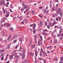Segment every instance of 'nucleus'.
I'll list each match as a JSON object with an SVG mask.
<instances>
[{
  "label": "nucleus",
  "instance_id": "nucleus-1",
  "mask_svg": "<svg viewBox=\"0 0 63 63\" xmlns=\"http://www.w3.org/2000/svg\"><path fill=\"white\" fill-rule=\"evenodd\" d=\"M26 53V51H25L23 52L21 55L23 59H24V57H25V53Z\"/></svg>",
  "mask_w": 63,
  "mask_h": 63
},
{
  "label": "nucleus",
  "instance_id": "nucleus-2",
  "mask_svg": "<svg viewBox=\"0 0 63 63\" xmlns=\"http://www.w3.org/2000/svg\"><path fill=\"white\" fill-rule=\"evenodd\" d=\"M4 21L5 20H3L2 21H0V24H1V27H3V23H4Z\"/></svg>",
  "mask_w": 63,
  "mask_h": 63
},
{
  "label": "nucleus",
  "instance_id": "nucleus-3",
  "mask_svg": "<svg viewBox=\"0 0 63 63\" xmlns=\"http://www.w3.org/2000/svg\"><path fill=\"white\" fill-rule=\"evenodd\" d=\"M0 4H1V5H3L4 6H5V0H2L0 1Z\"/></svg>",
  "mask_w": 63,
  "mask_h": 63
},
{
  "label": "nucleus",
  "instance_id": "nucleus-4",
  "mask_svg": "<svg viewBox=\"0 0 63 63\" xmlns=\"http://www.w3.org/2000/svg\"><path fill=\"white\" fill-rule=\"evenodd\" d=\"M57 24V22L55 21H54L52 23V25L50 27H52V26L54 25L55 24Z\"/></svg>",
  "mask_w": 63,
  "mask_h": 63
},
{
  "label": "nucleus",
  "instance_id": "nucleus-5",
  "mask_svg": "<svg viewBox=\"0 0 63 63\" xmlns=\"http://www.w3.org/2000/svg\"><path fill=\"white\" fill-rule=\"evenodd\" d=\"M38 45L39 46H40V45H42V42L41 41H38Z\"/></svg>",
  "mask_w": 63,
  "mask_h": 63
},
{
  "label": "nucleus",
  "instance_id": "nucleus-6",
  "mask_svg": "<svg viewBox=\"0 0 63 63\" xmlns=\"http://www.w3.org/2000/svg\"><path fill=\"white\" fill-rule=\"evenodd\" d=\"M36 24H34L33 25V26H32L33 29V30H35V28H36Z\"/></svg>",
  "mask_w": 63,
  "mask_h": 63
},
{
  "label": "nucleus",
  "instance_id": "nucleus-7",
  "mask_svg": "<svg viewBox=\"0 0 63 63\" xmlns=\"http://www.w3.org/2000/svg\"><path fill=\"white\" fill-rule=\"evenodd\" d=\"M61 11V9L60 8H59L57 11V13H60V12Z\"/></svg>",
  "mask_w": 63,
  "mask_h": 63
},
{
  "label": "nucleus",
  "instance_id": "nucleus-8",
  "mask_svg": "<svg viewBox=\"0 0 63 63\" xmlns=\"http://www.w3.org/2000/svg\"><path fill=\"white\" fill-rule=\"evenodd\" d=\"M10 48V47L9 46H8L7 47H5V48L7 50H9V48Z\"/></svg>",
  "mask_w": 63,
  "mask_h": 63
},
{
  "label": "nucleus",
  "instance_id": "nucleus-9",
  "mask_svg": "<svg viewBox=\"0 0 63 63\" xmlns=\"http://www.w3.org/2000/svg\"><path fill=\"white\" fill-rule=\"evenodd\" d=\"M13 53H14L15 54L14 55H14V56H15V58H16V50H14L13 51Z\"/></svg>",
  "mask_w": 63,
  "mask_h": 63
},
{
  "label": "nucleus",
  "instance_id": "nucleus-10",
  "mask_svg": "<svg viewBox=\"0 0 63 63\" xmlns=\"http://www.w3.org/2000/svg\"><path fill=\"white\" fill-rule=\"evenodd\" d=\"M57 40L56 39H55L54 41V44H57Z\"/></svg>",
  "mask_w": 63,
  "mask_h": 63
},
{
  "label": "nucleus",
  "instance_id": "nucleus-11",
  "mask_svg": "<svg viewBox=\"0 0 63 63\" xmlns=\"http://www.w3.org/2000/svg\"><path fill=\"white\" fill-rule=\"evenodd\" d=\"M9 2H7L5 5V6L6 7H8L9 6Z\"/></svg>",
  "mask_w": 63,
  "mask_h": 63
},
{
  "label": "nucleus",
  "instance_id": "nucleus-12",
  "mask_svg": "<svg viewBox=\"0 0 63 63\" xmlns=\"http://www.w3.org/2000/svg\"><path fill=\"white\" fill-rule=\"evenodd\" d=\"M42 33L43 35H47V33L45 32H43Z\"/></svg>",
  "mask_w": 63,
  "mask_h": 63
},
{
  "label": "nucleus",
  "instance_id": "nucleus-13",
  "mask_svg": "<svg viewBox=\"0 0 63 63\" xmlns=\"http://www.w3.org/2000/svg\"><path fill=\"white\" fill-rule=\"evenodd\" d=\"M40 25L39 26H42L43 25V23H42V21H40Z\"/></svg>",
  "mask_w": 63,
  "mask_h": 63
},
{
  "label": "nucleus",
  "instance_id": "nucleus-14",
  "mask_svg": "<svg viewBox=\"0 0 63 63\" xmlns=\"http://www.w3.org/2000/svg\"><path fill=\"white\" fill-rule=\"evenodd\" d=\"M5 25L6 26H7V27H9L10 26V24L9 23H6L5 24Z\"/></svg>",
  "mask_w": 63,
  "mask_h": 63
},
{
  "label": "nucleus",
  "instance_id": "nucleus-15",
  "mask_svg": "<svg viewBox=\"0 0 63 63\" xmlns=\"http://www.w3.org/2000/svg\"><path fill=\"white\" fill-rule=\"evenodd\" d=\"M35 56H37V55H38V52H37V51L36 50V51H35Z\"/></svg>",
  "mask_w": 63,
  "mask_h": 63
},
{
  "label": "nucleus",
  "instance_id": "nucleus-16",
  "mask_svg": "<svg viewBox=\"0 0 63 63\" xmlns=\"http://www.w3.org/2000/svg\"><path fill=\"white\" fill-rule=\"evenodd\" d=\"M29 62V61L28 60H25L24 63H28V62Z\"/></svg>",
  "mask_w": 63,
  "mask_h": 63
},
{
  "label": "nucleus",
  "instance_id": "nucleus-17",
  "mask_svg": "<svg viewBox=\"0 0 63 63\" xmlns=\"http://www.w3.org/2000/svg\"><path fill=\"white\" fill-rule=\"evenodd\" d=\"M10 29L11 30V31H12V32H13L14 31V29L12 27H11L10 28Z\"/></svg>",
  "mask_w": 63,
  "mask_h": 63
},
{
  "label": "nucleus",
  "instance_id": "nucleus-18",
  "mask_svg": "<svg viewBox=\"0 0 63 63\" xmlns=\"http://www.w3.org/2000/svg\"><path fill=\"white\" fill-rule=\"evenodd\" d=\"M10 38H11V35H10V36L7 38V40L8 41H10Z\"/></svg>",
  "mask_w": 63,
  "mask_h": 63
},
{
  "label": "nucleus",
  "instance_id": "nucleus-19",
  "mask_svg": "<svg viewBox=\"0 0 63 63\" xmlns=\"http://www.w3.org/2000/svg\"><path fill=\"white\" fill-rule=\"evenodd\" d=\"M39 38H40V41H42V40H43V38H42V36H41V35H39Z\"/></svg>",
  "mask_w": 63,
  "mask_h": 63
},
{
  "label": "nucleus",
  "instance_id": "nucleus-20",
  "mask_svg": "<svg viewBox=\"0 0 63 63\" xmlns=\"http://www.w3.org/2000/svg\"><path fill=\"white\" fill-rule=\"evenodd\" d=\"M43 55L44 56H47V53L45 52H43Z\"/></svg>",
  "mask_w": 63,
  "mask_h": 63
},
{
  "label": "nucleus",
  "instance_id": "nucleus-21",
  "mask_svg": "<svg viewBox=\"0 0 63 63\" xmlns=\"http://www.w3.org/2000/svg\"><path fill=\"white\" fill-rule=\"evenodd\" d=\"M60 14L61 17H62V16L63 15L62 12H61L60 13Z\"/></svg>",
  "mask_w": 63,
  "mask_h": 63
},
{
  "label": "nucleus",
  "instance_id": "nucleus-22",
  "mask_svg": "<svg viewBox=\"0 0 63 63\" xmlns=\"http://www.w3.org/2000/svg\"><path fill=\"white\" fill-rule=\"evenodd\" d=\"M5 51V50H4V49H2V50H0V52L1 53H3L4 51Z\"/></svg>",
  "mask_w": 63,
  "mask_h": 63
},
{
  "label": "nucleus",
  "instance_id": "nucleus-23",
  "mask_svg": "<svg viewBox=\"0 0 63 63\" xmlns=\"http://www.w3.org/2000/svg\"><path fill=\"white\" fill-rule=\"evenodd\" d=\"M9 57H10V58L11 59H12L13 58V56L12 55H11V56H10Z\"/></svg>",
  "mask_w": 63,
  "mask_h": 63
},
{
  "label": "nucleus",
  "instance_id": "nucleus-24",
  "mask_svg": "<svg viewBox=\"0 0 63 63\" xmlns=\"http://www.w3.org/2000/svg\"><path fill=\"white\" fill-rule=\"evenodd\" d=\"M27 19H25V22L26 23H27Z\"/></svg>",
  "mask_w": 63,
  "mask_h": 63
},
{
  "label": "nucleus",
  "instance_id": "nucleus-25",
  "mask_svg": "<svg viewBox=\"0 0 63 63\" xmlns=\"http://www.w3.org/2000/svg\"><path fill=\"white\" fill-rule=\"evenodd\" d=\"M23 6V8L24 9H25V8L27 7V5H26V4H25V5H24Z\"/></svg>",
  "mask_w": 63,
  "mask_h": 63
},
{
  "label": "nucleus",
  "instance_id": "nucleus-26",
  "mask_svg": "<svg viewBox=\"0 0 63 63\" xmlns=\"http://www.w3.org/2000/svg\"><path fill=\"white\" fill-rule=\"evenodd\" d=\"M35 47V45H32V48H34Z\"/></svg>",
  "mask_w": 63,
  "mask_h": 63
},
{
  "label": "nucleus",
  "instance_id": "nucleus-27",
  "mask_svg": "<svg viewBox=\"0 0 63 63\" xmlns=\"http://www.w3.org/2000/svg\"><path fill=\"white\" fill-rule=\"evenodd\" d=\"M19 18L20 20H22V18H23V17L21 16L19 17Z\"/></svg>",
  "mask_w": 63,
  "mask_h": 63
},
{
  "label": "nucleus",
  "instance_id": "nucleus-28",
  "mask_svg": "<svg viewBox=\"0 0 63 63\" xmlns=\"http://www.w3.org/2000/svg\"><path fill=\"white\" fill-rule=\"evenodd\" d=\"M43 60L44 63H46L47 61L45 60L44 59H43Z\"/></svg>",
  "mask_w": 63,
  "mask_h": 63
},
{
  "label": "nucleus",
  "instance_id": "nucleus-29",
  "mask_svg": "<svg viewBox=\"0 0 63 63\" xmlns=\"http://www.w3.org/2000/svg\"><path fill=\"white\" fill-rule=\"evenodd\" d=\"M62 35H61V34H58L57 35V36L58 37H60Z\"/></svg>",
  "mask_w": 63,
  "mask_h": 63
},
{
  "label": "nucleus",
  "instance_id": "nucleus-30",
  "mask_svg": "<svg viewBox=\"0 0 63 63\" xmlns=\"http://www.w3.org/2000/svg\"><path fill=\"white\" fill-rule=\"evenodd\" d=\"M31 13L32 14V15H34V13H35V12H34V11L33 10H32Z\"/></svg>",
  "mask_w": 63,
  "mask_h": 63
},
{
  "label": "nucleus",
  "instance_id": "nucleus-31",
  "mask_svg": "<svg viewBox=\"0 0 63 63\" xmlns=\"http://www.w3.org/2000/svg\"><path fill=\"white\" fill-rule=\"evenodd\" d=\"M1 34L2 35H4V32L2 31L1 32Z\"/></svg>",
  "mask_w": 63,
  "mask_h": 63
},
{
  "label": "nucleus",
  "instance_id": "nucleus-32",
  "mask_svg": "<svg viewBox=\"0 0 63 63\" xmlns=\"http://www.w3.org/2000/svg\"><path fill=\"white\" fill-rule=\"evenodd\" d=\"M55 7H53L52 8V10L53 11V12L54 10H55Z\"/></svg>",
  "mask_w": 63,
  "mask_h": 63
},
{
  "label": "nucleus",
  "instance_id": "nucleus-33",
  "mask_svg": "<svg viewBox=\"0 0 63 63\" xmlns=\"http://www.w3.org/2000/svg\"><path fill=\"white\" fill-rule=\"evenodd\" d=\"M47 11V10H46V9H44V13L45 14Z\"/></svg>",
  "mask_w": 63,
  "mask_h": 63
},
{
  "label": "nucleus",
  "instance_id": "nucleus-34",
  "mask_svg": "<svg viewBox=\"0 0 63 63\" xmlns=\"http://www.w3.org/2000/svg\"><path fill=\"white\" fill-rule=\"evenodd\" d=\"M36 30H33V34H35V33H36Z\"/></svg>",
  "mask_w": 63,
  "mask_h": 63
},
{
  "label": "nucleus",
  "instance_id": "nucleus-35",
  "mask_svg": "<svg viewBox=\"0 0 63 63\" xmlns=\"http://www.w3.org/2000/svg\"><path fill=\"white\" fill-rule=\"evenodd\" d=\"M54 59V60L56 61H57V58H55Z\"/></svg>",
  "mask_w": 63,
  "mask_h": 63
},
{
  "label": "nucleus",
  "instance_id": "nucleus-36",
  "mask_svg": "<svg viewBox=\"0 0 63 63\" xmlns=\"http://www.w3.org/2000/svg\"><path fill=\"white\" fill-rule=\"evenodd\" d=\"M9 16V14L8 13L7 14H6V17H8V16Z\"/></svg>",
  "mask_w": 63,
  "mask_h": 63
},
{
  "label": "nucleus",
  "instance_id": "nucleus-37",
  "mask_svg": "<svg viewBox=\"0 0 63 63\" xmlns=\"http://www.w3.org/2000/svg\"><path fill=\"white\" fill-rule=\"evenodd\" d=\"M43 32H47V29H46L45 30H43Z\"/></svg>",
  "mask_w": 63,
  "mask_h": 63
},
{
  "label": "nucleus",
  "instance_id": "nucleus-38",
  "mask_svg": "<svg viewBox=\"0 0 63 63\" xmlns=\"http://www.w3.org/2000/svg\"><path fill=\"white\" fill-rule=\"evenodd\" d=\"M38 59L39 60H43V58H39Z\"/></svg>",
  "mask_w": 63,
  "mask_h": 63
},
{
  "label": "nucleus",
  "instance_id": "nucleus-39",
  "mask_svg": "<svg viewBox=\"0 0 63 63\" xmlns=\"http://www.w3.org/2000/svg\"><path fill=\"white\" fill-rule=\"evenodd\" d=\"M4 53H3L2 54H1V57H4Z\"/></svg>",
  "mask_w": 63,
  "mask_h": 63
},
{
  "label": "nucleus",
  "instance_id": "nucleus-40",
  "mask_svg": "<svg viewBox=\"0 0 63 63\" xmlns=\"http://www.w3.org/2000/svg\"><path fill=\"white\" fill-rule=\"evenodd\" d=\"M24 9L23 8H22L21 9V11H22V12H23V11L24 10Z\"/></svg>",
  "mask_w": 63,
  "mask_h": 63
},
{
  "label": "nucleus",
  "instance_id": "nucleus-41",
  "mask_svg": "<svg viewBox=\"0 0 63 63\" xmlns=\"http://www.w3.org/2000/svg\"><path fill=\"white\" fill-rule=\"evenodd\" d=\"M40 50L42 52H44L43 51V49H42V48H41V49Z\"/></svg>",
  "mask_w": 63,
  "mask_h": 63
},
{
  "label": "nucleus",
  "instance_id": "nucleus-42",
  "mask_svg": "<svg viewBox=\"0 0 63 63\" xmlns=\"http://www.w3.org/2000/svg\"><path fill=\"white\" fill-rule=\"evenodd\" d=\"M61 61H63V57H62L61 58Z\"/></svg>",
  "mask_w": 63,
  "mask_h": 63
},
{
  "label": "nucleus",
  "instance_id": "nucleus-43",
  "mask_svg": "<svg viewBox=\"0 0 63 63\" xmlns=\"http://www.w3.org/2000/svg\"><path fill=\"white\" fill-rule=\"evenodd\" d=\"M49 25H51L52 24V23L51 22H49Z\"/></svg>",
  "mask_w": 63,
  "mask_h": 63
},
{
  "label": "nucleus",
  "instance_id": "nucleus-44",
  "mask_svg": "<svg viewBox=\"0 0 63 63\" xmlns=\"http://www.w3.org/2000/svg\"><path fill=\"white\" fill-rule=\"evenodd\" d=\"M32 44V41H30V44L29 45V46H31V45Z\"/></svg>",
  "mask_w": 63,
  "mask_h": 63
},
{
  "label": "nucleus",
  "instance_id": "nucleus-45",
  "mask_svg": "<svg viewBox=\"0 0 63 63\" xmlns=\"http://www.w3.org/2000/svg\"><path fill=\"white\" fill-rule=\"evenodd\" d=\"M62 29H61L59 31L60 32H59V33H61V32H62Z\"/></svg>",
  "mask_w": 63,
  "mask_h": 63
},
{
  "label": "nucleus",
  "instance_id": "nucleus-46",
  "mask_svg": "<svg viewBox=\"0 0 63 63\" xmlns=\"http://www.w3.org/2000/svg\"><path fill=\"white\" fill-rule=\"evenodd\" d=\"M58 19H59V20H60L61 19V18L59 16L58 17Z\"/></svg>",
  "mask_w": 63,
  "mask_h": 63
},
{
  "label": "nucleus",
  "instance_id": "nucleus-47",
  "mask_svg": "<svg viewBox=\"0 0 63 63\" xmlns=\"http://www.w3.org/2000/svg\"><path fill=\"white\" fill-rule=\"evenodd\" d=\"M3 11L4 13V14H5V10H4V9L3 8Z\"/></svg>",
  "mask_w": 63,
  "mask_h": 63
},
{
  "label": "nucleus",
  "instance_id": "nucleus-48",
  "mask_svg": "<svg viewBox=\"0 0 63 63\" xmlns=\"http://www.w3.org/2000/svg\"><path fill=\"white\" fill-rule=\"evenodd\" d=\"M1 60H4V57H2L1 58Z\"/></svg>",
  "mask_w": 63,
  "mask_h": 63
},
{
  "label": "nucleus",
  "instance_id": "nucleus-49",
  "mask_svg": "<svg viewBox=\"0 0 63 63\" xmlns=\"http://www.w3.org/2000/svg\"><path fill=\"white\" fill-rule=\"evenodd\" d=\"M47 28H48L49 29V28H50V27H49V26H48V25H47Z\"/></svg>",
  "mask_w": 63,
  "mask_h": 63
},
{
  "label": "nucleus",
  "instance_id": "nucleus-50",
  "mask_svg": "<svg viewBox=\"0 0 63 63\" xmlns=\"http://www.w3.org/2000/svg\"><path fill=\"white\" fill-rule=\"evenodd\" d=\"M33 25H34V24H31L30 25V27H32V26H33Z\"/></svg>",
  "mask_w": 63,
  "mask_h": 63
},
{
  "label": "nucleus",
  "instance_id": "nucleus-51",
  "mask_svg": "<svg viewBox=\"0 0 63 63\" xmlns=\"http://www.w3.org/2000/svg\"><path fill=\"white\" fill-rule=\"evenodd\" d=\"M42 53H41V52H40V54H39V55H40V56L41 57V56H42Z\"/></svg>",
  "mask_w": 63,
  "mask_h": 63
},
{
  "label": "nucleus",
  "instance_id": "nucleus-52",
  "mask_svg": "<svg viewBox=\"0 0 63 63\" xmlns=\"http://www.w3.org/2000/svg\"><path fill=\"white\" fill-rule=\"evenodd\" d=\"M57 28L58 29H59L60 28H61V27L60 26H59Z\"/></svg>",
  "mask_w": 63,
  "mask_h": 63
},
{
  "label": "nucleus",
  "instance_id": "nucleus-53",
  "mask_svg": "<svg viewBox=\"0 0 63 63\" xmlns=\"http://www.w3.org/2000/svg\"><path fill=\"white\" fill-rule=\"evenodd\" d=\"M19 46V45H17L16 46V48H17V47Z\"/></svg>",
  "mask_w": 63,
  "mask_h": 63
},
{
  "label": "nucleus",
  "instance_id": "nucleus-54",
  "mask_svg": "<svg viewBox=\"0 0 63 63\" xmlns=\"http://www.w3.org/2000/svg\"><path fill=\"white\" fill-rule=\"evenodd\" d=\"M19 41L20 42H22V39H20L19 40Z\"/></svg>",
  "mask_w": 63,
  "mask_h": 63
},
{
  "label": "nucleus",
  "instance_id": "nucleus-55",
  "mask_svg": "<svg viewBox=\"0 0 63 63\" xmlns=\"http://www.w3.org/2000/svg\"><path fill=\"white\" fill-rule=\"evenodd\" d=\"M49 11H46V13L47 14H48V12Z\"/></svg>",
  "mask_w": 63,
  "mask_h": 63
},
{
  "label": "nucleus",
  "instance_id": "nucleus-56",
  "mask_svg": "<svg viewBox=\"0 0 63 63\" xmlns=\"http://www.w3.org/2000/svg\"><path fill=\"white\" fill-rule=\"evenodd\" d=\"M22 4L23 6H24V2H23L22 3Z\"/></svg>",
  "mask_w": 63,
  "mask_h": 63
},
{
  "label": "nucleus",
  "instance_id": "nucleus-57",
  "mask_svg": "<svg viewBox=\"0 0 63 63\" xmlns=\"http://www.w3.org/2000/svg\"><path fill=\"white\" fill-rule=\"evenodd\" d=\"M56 19L57 21H58V18H56Z\"/></svg>",
  "mask_w": 63,
  "mask_h": 63
},
{
  "label": "nucleus",
  "instance_id": "nucleus-58",
  "mask_svg": "<svg viewBox=\"0 0 63 63\" xmlns=\"http://www.w3.org/2000/svg\"><path fill=\"white\" fill-rule=\"evenodd\" d=\"M21 24H24V21H23L21 23Z\"/></svg>",
  "mask_w": 63,
  "mask_h": 63
},
{
  "label": "nucleus",
  "instance_id": "nucleus-59",
  "mask_svg": "<svg viewBox=\"0 0 63 63\" xmlns=\"http://www.w3.org/2000/svg\"><path fill=\"white\" fill-rule=\"evenodd\" d=\"M43 8V7H40L39 8V9H42Z\"/></svg>",
  "mask_w": 63,
  "mask_h": 63
},
{
  "label": "nucleus",
  "instance_id": "nucleus-60",
  "mask_svg": "<svg viewBox=\"0 0 63 63\" xmlns=\"http://www.w3.org/2000/svg\"><path fill=\"white\" fill-rule=\"evenodd\" d=\"M31 55H32V56H33V55H33L32 53H31Z\"/></svg>",
  "mask_w": 63,
  "mask_h": 63
},
{
  "label": "nucleus",
  "instance_id": "nucleus-61",
  "mask_svg": "<svg viewBox=\"0 0 63 63\" xmlns=\"http://www.w3.org/2000/svg\"><path fill=\"white\" fill-rule=\"evenodd\" d=\"M2 40H3V38H0V40L1 41H2Z\"/></svg>",
  "mask_w": 63,
  "mask_h": 63
},
{
  "label": "nucleus",
  "instance_id": "nucleus-62",
  "mask_svg": "<svg viewBox=\"0 0 63 63\" xmlns=\"http://www.w3.org/2000/svg\"><path fill=\"white\" fill-rule=\"evenodd\" d=\"M0 30H2V28L1 27H0Z\"/></svg>",
  "mask_w": 63,
  "mask_h": 63
},
{
  "label": "nucleus",
  "instance_id": "nucleus-63",
  "mask_svg": "<svg viewBox=\"0 0 63 63\" xmlns=\"http://www.w3.org/2000/svg\"><path fill=\"white\" fill-rule=\"evenodd\" d=\"M16 58H18V57H19V56H18V55H16Z\"/></svg>",
  "mask_w": 63,
  "mask_h": 63
},
{
  "label": "nucleus",
  "instance_id": "nucleus-64",
  "mask_svg": "<svg viewBox=\"0 0 63 63\" xmlns=\"http://www.w3.org/2000/svg\"><path fill=\"white\" fill-rule=\"evenodd\" d=\"M38 62V61L37 60H36L35 61V63H37Z\"/></svg>",
  "mask_w": 63,
  "mask_h": 63
}]
</instances>
